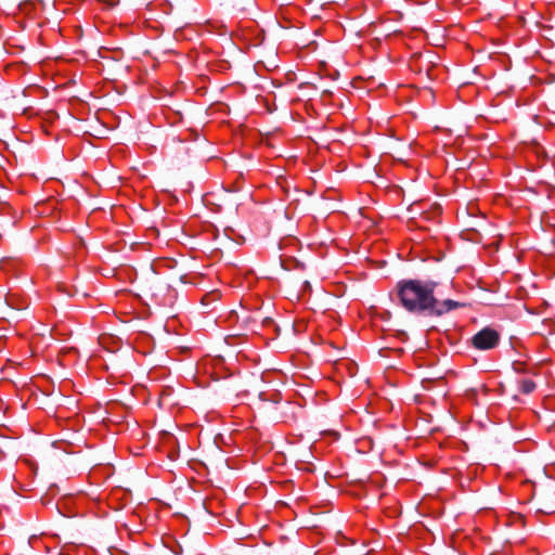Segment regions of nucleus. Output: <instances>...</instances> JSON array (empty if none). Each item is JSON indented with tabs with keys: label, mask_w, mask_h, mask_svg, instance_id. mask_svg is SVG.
Wrapping results in <instances>:
<instances>
[{
	"label": "nucleus",
	"mask_w": 555,
	"mask_h": 555,
	"mask_svg": "<svg viewBox=\"0 0 555 555\" xmlns=\"http://www.w3.org/2000/svg\"><path fill=\"white\" fill-rule=\"evenodd\" d=\"M439 283L431 280L409 279L397 283V295L402 307L412 314L442 317L466 304L452 299H440Z\"/></svg>",
	"instance_id": "f257e3e1"
},
{
	"label": "nucleus",
	"mask_w": 555,
	"mask_h": 555,
	"mask_svg": "<svg viewBox=\"0 0 555 555\" xmlns=\"http://www.w3.org/2000/svg\"><path fill=\"white\" fill-rule=\"evenodd\" d=\"M280 190L285 193V199L280 196V209L282 208V202H287V205L284 207L285 222L283 223L280 220L281 250L285 247H296L299 241L295 236L297 231L296 209L298 204V188L296 185H291L286 179L284 180V183H282V176L280 175Z\"/></svg>",
	"instance_id": "f03ea898"
},
{
	"label": "nucleus",
	"mask_w": 555,
	"mask_h": 555,
	"mask_svg": "<svg viewBox=\"0 0 555 555\" xmlns=\"http://www.w3.org/2000/svg\"><path fill=\"white\" fill-rule=\"evenodd\" d=\"M500 333L492 327H483L472 338V344L476 349L489 350L498 346L500 341Z\"/></svg>",
	"instance_id": "7ed1b4c3"
},
{
	"label": "nucleus",
	"mask_w": 555,
	"mask_h": 555,
	"mask_svg": "<svg viewBox=\"0 0 555 555\" xmlns=\"http://www.w3.org/2000/svg\"><path fill=\"white\" fill-rule=\"evenodd\" d=\"M281 20L288 21L284 12L280 10V47L284 46L287 50H293L298 46L296 39L300 36V27L297 25L285 26Z\"/></svg>",
	"instance_id": "20e7f679"
},
{
	"label": "nucleus",
	"mask_w": 555,
	"mask_h": 555,
	"mask_svg": "<svg viewBox=\"0 0 555 555\" xmlns=\"http://www.w3.org/2000/svg\"><path fill=\"white\" fill-rule=\"evenodd\" d=\"M279 259H280V267H282L286 271L291 270L293 268L292 267L293 264H298V261L294 257H292L291 255H287V254H280Z\"/></svg>",
	"instance_id": "39448f33"
},
{
	"label": "nucleus",
	"mask_w": 555,
	"mask_h": 555,
	"mask_svg": "<svg viewBox=\"0 0 555 555\" xmlns=\"http://www.w3.org/2000/svg\"><path fill=\"white\" fill-rule=\"evenodd\" d=\"M285 408H286V410H287V411H285V412L281 413V414H282V416H283V422H284V423H287V422H289V421H295V420H296V412H295V409H297V410H298V409H299V406H298V405H297V406H293V405L291 404L289 399H287V400H286V406H285Z\"/></svg>",
	"instance_id": "423d86ee"
},
{
	"label": "nucleus",
	"mask_w": 555,
	"mask_h": 555,
	"mask_svg": "<svg viewBox=\"0 0 555 555\" xmlns=\"http://www.w3.org/2000/svg\"><path fill=\"white\" fill-rule=\"evenodd\" d=\"M535 388L537 385L531 379H524L520 382V390L524 395H530L531 392L534 391Z\"/></svg>",
	"instance_id": "0eeeda50"
},
{
	"label": "nucleus",
	"mask_w": 555,
	"mask_h": 555,
	"mask_svg": "<svg viewBox=\"0 0 555 555\" xmlns=\"http://www.w3.org/2000/svg\"><path fill=\"white\" fill-rule=\"evenodd\" d=\"M288 541H289V546L285 550L284 555H296L297 548L299 546V542L294 539H291V538H288Z\"/></svg>",
	"instance_id": "6e6552de"
},
{
	"label": "nucleus",
	"mask_w": 555,
	"mask_h": 555,
	"mask_svg": "<svg viewBox=\"0 0 555 555\" xmlns=\"http://www.w3.org/2000/svg\"><path fill=\"white\" fill-rule=\"evenodd\" d=\"M96 1L102 3L107 9H113L119 3V0H96Z\"/></svg>",
	"instance_id": "1a4fd4ad"
},
{
	"label": "nucleus",
	"mask_w": 555,
	"mask_h": 555,
	"mask_svg": "<svg viewBox=\"0 0 555 555\" xmlns=\"http://www.w3.org/2000/svg\"><path fill=\"white\" fill-rule=\"evenodd\" d=\"M285 78L288 82H293L296 80V75L292 69H287L285 73Z\"/></svg>",
	"instance_id": "9d476101"
},
{
	"label": "nucleus",
	"mask_w": 555,
	"mask_h": 555,
	"mask_svg": "<svg viewBox=\"0 0 555 555\" xmlns=\"http://www.w3.org/2000/svg\"><path fill=\"white\" fill-rule=\"evenodd\" d=\"M272 138H273V134L268 133L266 135V138L263 139V142H266V144L269 145V146H273V143L271 142Z\"/></svg>",
	"instance_id": "9b49d317"
},
{
	"label": "nucleus",
	"mask_w": 555,
	"mask_h": 555,
	"mask_svg": "<svg viewBox=\"0 0 555 555\" xmlns=\"http://www.w3.org/2000/svg\"><path fill=\"white\" fill-rule=\"evenodd\" d=\"M292 485H293V480L292 479L280 480V487H282V486L288 487V486H292Z\"/></svg>",
	"instance_id": "f8f14e48"
},
{
	"label": "nucleus",
	"mask_w": 555,
	"mask_h": 555,
	"mask_svg": "<svg viewBox=\"0 0 555 555\" xmlns=\"http://www.w3.org/2000/svg\"><path fill=\"white\" fill-rule=\"evenodd\" d=\"M262 322H263V324H273L274 320L270 317H266V318H263Z\"/></svg>",
	"instance_id": "ddd939ff"
},
{
	"label": "nucleus",
	"mask_w": 555,
	"mask_h": 555,
	"mask_svg": "<svg viewBox=\"0 0 555 555\" xmlns=\"http://www.w3.org/2000/svg\"><path fill=\"white\" fill-rule=\"evenodd\" d=\"M286 327L289 331H295L294 323L291 320L286 322Z\"/></svg>",
	"instance_id": "4468645a"
},
{
	"label": "nucleus",
	"mask_w": 555,
	"mask_h": 555,
	"mask_svg": "<svg viewBox=\"0 0 555 555\" xmlns=\"http://www.w3.org/2000/svg\"><path fill=\"white\" fill-rule=\"evenodd\" d=\"M279 504H280V508L281 507H289V503L287 501H284V500H280Z\"/></svg>",
	"instance_id": "2eb2a0df"
},
{
	"label": "nucleus",
	"mask_w": 555,
	"mask_h": 555,
	"mask_svg": "<svg viewBox=\"0 0 555 555\" xmlns=\"http://www.w3.org/2000/svg\"><path fill=\"white\" fill-rule=\"evenodd\" d=\"M421 218L427 219V214H423Z\"/></svg>",
	"instance_id": "dca6fc26"
}]
</instances>
